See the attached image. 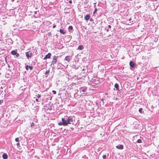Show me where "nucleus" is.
Instances as JSON below:
<instances>
[{
  "label": "nucleus",
  "mask_w": 159,
  "mask_h": 159,
  "mask_svg": "<svg viewBox=\"0 0 159 159\" xmlns=\"http://www.w3.org/2000/svg\"><path fill=\"white\" fill-rule=\"evenodd\" d=\"M25 54L27 57L28 58L31 57L32 55V53L30 51H29L28 52H26Z\"/></svg>",
  "instance_id": "f257e3e1"
},
{
  "label": "nucleus",
  "mask_w": 159,
  "mask_h": 159,
  "mask_svg": "<svg viewBox=\"0 0 159 159\" xmlns=\"http://www.w3.org/2000/svg\"><path fill=\"white\" fill-rule=\"evenodd\" d=\"M51 54L50 53H49L48 54L46 55L44 57L43 59L46 60L48 58H50L51 56Z\"/></svg>",
  "instance_id": "f03ea898"
},
{
  "label": "nucleus",
  "mask_w": 159,
  "mask_h": 159,
  "mask_svg": "<svg viewBox=\"0 0 159 159\" xmlns=\"http://www.w3.org/2000/svg\"><path fill=\"white\" fill-rule=\"evenodd\" d=\"M67 121L68 124H70L73 122V119L72 118H71L70 116H69L68 117Z\"/></svg>",
  "instance_id": "7ed1b4c3"
},
{
  "label": "nucleus",
  "mask_w": 159,
  "mask_h": 159,
  "mask_svg": "<svg viewBox=\"0 0 159 159\" xmlns=\"http://www.w3.org/2000/svg\"><path fill=\"white\" fill-rule=\"evenodd\" d=\"M57 61V57L55 56H54L53 57V60L52 61V63L54 64L56 63Z\"/></svg>",
  "instance_id": "20e7f679"
},
{
  "label": "nucleus",
  "mask_w": 159,
  "mask_h": 159,
  "mask_svg": "<svg viewBox=\"0 0 159 159\" xmlns=\"http://www.w3.org/2000/svg\"><path fill=\"white\" fill-rule=\"evenodd\" d=\"M62 120L63 125L66 126L68 124L67 121H66V120H65L64 118H62Z\"/></svg>",
  "instance_id": "39448f33"
},
{
  "label": "nucleus",
  "mask_w": 159,
  "mask_h": 159,
  "mask_svg": "<svg viewBox=\"0 0 159 159\" xmlns=\"http://www.w3.org/2000/svg\"><path fill=\"white\" fill-rule=\"evenodd\" d=\"M129 65L132 68H134L136 66L135 63L133 61H130L129 63Z\"/></svg>",
  "instance_id": "423d86ee"
},
{
  "label": "nucleus",
  "mask_w": 159,
  "mask_h": 159,
  "mask_svg": "<svg viewBox=\"0 0 159 159\" xmlns=\"http://www.w3.org/2000/svg\"><path fill=\"white\" fill-rule=\"evenodd\" d=\"M116 148L118 149H122L123 148V146L122 145H120L116 146Z\"/></svg>",
  "instance_id": "0eeeda50"
},
{
  "label": "nucleus",
  "mask_w": 159,
  "mask_h": 159,
  "mask_svg": "<svg viewBox=\"0 0 159 159\" xmlns=\"http://www.w3.org/2000/svg\"><path fill=\"white\" fill-rule=\"evenodd\" d=\"M90 15L89 14L86 15L84 17V18L85 20H89L90 18Z\"/></svg>",
  "instance_id": "6e6552de"
},
{
  "label": "nucleus",
  "mask_w": 159,
  "mask_h": 159,
  "mask_svg": "<svg viewBox=\"0 0 159 159\" xmlns=\"http://www.w3.org/2000/svg\"><path fill=\"white\" fill-rule=\"evenodd\" d=\"M71 59V57L69 56H67L65 57V60L68 62H69Z\"/></svg>",
  "instance_id": "1a4fd4ad"
},
{
  "label": "nucleus",
  "mask_w": 159,
  "mask_h": 159,
  "mask_svg": "<svg viewBox=\"0 0 159 159\" xmlns=\"http://www.w3.org/2000/svg\"><path fill=\"white\" fill-rule=\"evenodd\" d=\"M2 157L4 159H7L8 158L7 155L6 153H4L2 155Z\"/></svg>",
  "instance_id": "9d476101"
},
{
  "label": "nucleus",
  "mask_w": 159,
  "mask_h": 159,
  "mask_svg": "<svg viewBox=\"0 0 159 159\" xmlns=\"http://www.w3.org/2000/svg\"><path fill=\"white\" fill-rule=\"evenodd\" d=\"M84 48L83 46L82 45H80L78 47V49H79L80 50H82Z\"/></svg>",
  "instance_id": "9b49d317"
},
{
  "label": "nucleus",
  "mask_w": 159,
  "mask_h": 159,
  "mask_svg": "<svg viewBox=\"0 0 159 159\" xmlns=\"http://www.w3.org/2000/svg\"><path fill=\"white\" fill-rule=\"evenodd\" d=\"M119 85L117 84H115V87L116 88V90H119Z\"/></svg>",
  "instance_id": "f8f14e48"
},
{
  "label": "nucleus",
  "mask_w": 159,
  "mask_h": 159,
  "mask_svg": "<svg viewBox=\"0 0 159 159\" xmlns=\"http://www.w3.org/2000/svg\"><path fill=\"white\" fill-rule=\"evenodd\" d=\"M60 32L62 34H64L66 33V31L64 30L60 29Z\"/></svg>",
  "instance_id": "ddd939ff"
},
{
  "label": "nucleus",
  "mask_w": 159,
  "mask_h": 159,
  "mask_svg": "<svg viewBox=\"0 0 159 159\" xmlns=\"http://www.w3.org/2000/svg\"><path fill=\"white\" fill-rule=\"evenodd\" d=\"M16 52L15 50H13L11 52V53L13 55H15L16 53Z\"/></svg>",
  "instance_id": "4468645a"
},
{
  "label": "nucleus",
  "mask_w": 159,
  "mask_h": 159,
  "mask_svg": "<svg viewBox=\"0 0 159 159\" xmlns=\"http://www.w3.org/2000/svg\"><path fill=\"white\" fill-rule=\"evenodd\" d=\"M49 72H50V71H49V70H47L45 72V74L46 75H48L49 74Z\"/></svg>",
  "instance_id": "2eb2a0df"
},
{
  "label": "nucleus",
  "mask_w": 159,
  "mask_h": 159,
  "mask_svg": "<svg viewBox=\"0 0 159 159\" xmlns=\"http://www.w3.org/2000/svg\"><path fill=\"white\" fill-rule=\"evenodd\" d=\"M142 110H143V108H140L139 109V112L141 113H142Z\"/></svg>",
  "instance_id": "dca6fc26"
},
{
  "label": "nucleus",
  "mask_w": 159,
  "mask_h": 159,
  "mask_svg": "<svg viewBox=\"0 0 159 159\" xmlns=\"http://www.w3.org/2000/svg\"><path fill=\"white\" fill-rule=\"evenodd\" d=\"M34 126V124L33 122L31 124V127L33 128Z\"/></svg>",
  "instance_id": "f3484780"
},
{
  "label": "nucleus",
  "mask_w": 159,
  "mask_h": 159,
  "mask_svg": "<svg viewBox=\"0 0 159 159\" xmlns=\"http://www.w3.org/2000/svg\"><path fill=\"white\" fill-rule=\"evenodd\" d=\"M137 143H142V140L141 139H139L137 140Z\"/></svg>",
  "instance_id": "a211bd4d"
},
{
  "label": "nucleus",
  "mask_w": 159,
  "mask_h": 159,
  "mask_svg": "<svg viewBox=\"0 0 159 159\" xmlns=\"http://www.w3.org/2000/svg\"><path fill=\"white\" fill-rule=\"evenodd\" d=\"M68 28H69V29H70V30H72V29H73V28L72 26H70Z\"/></svg>",
  "instance_id": "6ab92c4d"
},
{
  "label": "nucleus",
  "mask_w": 159,
  "mask_h": 159,
  "mask_svg": "<svg viewBox=\"0 0 159 159\" xmlns=\"http://www.w3.org/2000/svg\"><path fill=\"white\" fill-rule=\"evenodd\" d=\"M29 68L31 70H32L33 69V67L32 66H29Z\"/></svg>",
  "instance_id": "aec40b11"
},
{
  "label": "nucleus",
  "mask_w": 159,
  "mask_h": 159,
  "mask_svg": "<svg viewBox=\"0 0 159 159\" xmlns=\"http://www.w3.org/2000/svg\"><path fill=\"white\" fill-rule=\"evenodd\" d=\"M19 138H16V139H15L16 141V142H19Z\"/></svg>",
  "instance_id": "412c9836"
},
{
  "label": "nucleus",
  "mask_w": 159,
  "mask_h": 159,
  "mask_svg": "<svg viewBox=\"0 0 159 159\" xmlns=\"http://www.w3.org/2000/svg\"><path fill=\"white\" fill-rule=\"evenodd\" d=\"M102 157L104 159H105L106 158V156L105 155H103L102 156Z\"/></svg>",
  "instance_id": "4be33fe9"
},
{
  "label": "nucleus",
  "mask_w": 159,
  "mask_h": 159,
  "mask_svg": "<svg viewBox=\"0 0 159 159\" xmlns=\"http://www.w3.org/2000/svg\"><path fill=\"white\" fill-rule=\"evenodd\" d=\"M26 70H29V66L28 65H27L25 67Z\"/></svg>",
  "instance_id": "5701e85b"
},
{
  "label": "nucleus",
  "mask_w": 159,
  "mask_h": 159,
  "mask_svg": "<svg viewBox=\"0 0 159 159\" xmlns=\"http://www.w3.org/2000/svg\"><path fill=\"white\" fill-rule=\"evenodd\" d=\"M58 125H63V122H60L58 123Z\"/></svg>",
  "instance_id": "b1692460"
},
{
  "label": "nucleus",
  "mask_w": 159,
  "mask_h": 159,
  "mask_svg": "<svg viewBox=\"0 0 159 159\" xmlns=\"http://www.w3.org/2000/svg\"><path fill=\"white\" fill-rule=\"evenodd\" d=\"M15 55H16L17 57H18L19 56V54L16 52V54H15Z\"/></svg>",
  "instance_id": "393cba45"
},
{
  "label": "nucleus",
  "mask_w": 159,
  "mask_h": 159,
  "mask_svg": "<svg viewBox=\"0 0 159 159\" xmlns=\"http://www.w3.org/2000/svg\"><path fill=\"white\" fill-rule=\"evenodd\" d=\"M97 8H95L94 11L93 12V13L94 14L96 12H97Z\"/></svg>",
  "instance_id": "a878e982"
},
{
  "label": "nucleus",
  "mask_w": 159,
  "mask_h": 159,
  "mask_svg": "<svg viewBox=\"0 0 159 159\" xmlns=\"http://www.w3.org/2000/svg\"><path fill=\"white\" fill-rule=\"evenodd\" d=\"M51 34H51V32H48V36H50L51 35Z\"/></svg>",
  "instance_id": "bb28decb"
},
{
  "label": "nucleus",
  "mask_w": 159,
  "mask_h": 159,
  "mask_svg": "<svg viewBox=\"0 0 159 159\" xmlns=\"http://www.w3.org/2000/svg\"><path fill=\"white\" fill-rule=\"evenodd\" d=\"M52 92L54 94H56L57 93L56 91L55 90H53Z\"/></svg>",
  "instance_id": "cd10ccee"
},
{
  "label": "nucleus",
  "mask_w": 159,
  "mask_h": 159,
  "mask_svg": "<svg viewBox=\"0 0 159 159\" xmlns=\"http://www.w3.org/2000/svg\"><path fill=\"white\" fill-rule=\"evenodd\" d=\"M37 96L38 98H40L41 97V95L39 94H38L37 95Z\"/></svg>",
  "instance_id": "c85d7f7f"
},
{
  "label": "nucleus",
  "mask_w": 159,
  "mask_h": 159,
  "mask_svg": "<svg viewBox=\"0 0 159 159\" xmlns=\"http://www.w3.org/2000/svg\"><path fill=\"white\" fill-rule=\"evenodd\" d=\"M3 100H0V105L3 102Z\"/></svg>",
  "instance_id": "c756f323"
},
{
  "label": "nucleus",
  "mask_w": 159,
  "mask_h": 159,
  "mask_svg": "<svg viewBox=\"0 0 159 159\" xmlns=\"http://www.w3.org/2000/svg\"><path fill=\"white\" fill-rule=\"evenodd\" d=\"M86 91V89H83L82 90V92H85Z\"/></svg>",
  "instance_id": "7c9ffc66"
},
{
  "label": "nucleus",
  "mask_w": 159,
  "mask_h": 159,
  "mask_svg": "<svg viewBox=\"0 0 159 159\" xmlns=\"http://www.w3.org/2000/svg\"><path fill=\"white\" fill-rule=\"evenodd\" d=\"M36 101L37 102H39V99H37V98H36Z\"/></svg>",
  "instance_id": "2f4dec72"
},
{
  "label": "nucleus",
  "mask_w": 159,
  "mask_h": 159,
  "mask_svg": "<svg viewBox=\"0 0 159 159\" xmlns=\"http://www.w3.org/2000/svg\"><path fill=\"white\" fill-rule=\"evenodd\" d=\"M69 2L70 3H71L72 2V1H71V0H70L69 1Z\"/></svg>",
  "instance_id": "473e14b6"
},
{
  "label": "nucleus",
  "mask_w": 159,
  "mask_h": 159,
  "mask_svg": "<svg viewBox=\"0 0 159 159\" xmlns=\"http://www.w3.org/2000/svg\"><path fill=\"white\" fill-rule=\"evenodd\" d=\"M17 146H19L20 145V143H17Z\"/></svg>",
  "instance_id": "72a5a7b5"
},
{
  "label": "nucleus",
  "mask_w": 159,
  "mask_h": 159,
  "mask_svg": "<svg viewBox=\"0 0 159 159\" xmlns=\"http://www.w3.org/2000/svg\"><path fill=\"white\" fill-rule=\"evenodd\" d=\"M56 27V25H54L53 26V28H55Z\"/></svg>",
  "instance_id": "f704fd0d"
},
{
  "label": "nucleus",
  "mask_w": 159,
  "mask_h": 159,
  "mask_svg": "<svg viewBox=\"0 0 159 159\" xmlns=\"http://www.w3.org/2000/svg\"><path fill=\"white\" fill-rule=\"evenodd\" d=\"M108 26L109 28H111V25H109Z\"/></svg>",
  "instance_id": "c9c22d12"
},
{
  "label": "nucleus",
  "mask_w": 159,
  "mask_h": 159,
  "mask_svg": "<svg viewBox=\"0 0 159 159\" xmlns=\"http://www.w3.org/2000/svg\"><path fill=\"white\" fill-rule=\"evenodd\" d=\"M48 22L49 23H51V22H49V21H48Z\"/></svg>",
  "instance_id": "e433bc0d"
},
{
  "label": "nucleus",
  "mask_w": 159,
  "mask_h": 159,
  "mask_svg": "<svg viewBox=\"0 0 159 159\" xmlns=\"http://www.w3.org/2000/svg\"><path fill=\"white\" fill-rule=\"evenodd\" d=\"M127 25H129V24H126Z\"/></svg>",
  "instance_id": "4c0bfd02"
}]
</instances>
